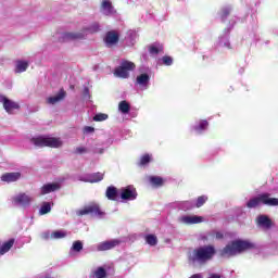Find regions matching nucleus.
Wrapping results in <instances>:
<instances>
[{
    "label": "nucleus",
    "mask_w": 278,
    "mask_h": 278,
    "mask_svg": "<svg viewBox=\"0 0 278 278\" xmlns=\"http://www.w3.org/2000/svg\"><path fill=\"white\" fill-rule=\"evenodd\" d=\"M146 242L150 244V247H155L157 244V237L155 235H147Z\"/></svg>",
    "instance_id": "29"
},
{
    "label": "nucleus",
    "mask_w": 278,
    "mask_h": 278,
    "mask_svg": "<svg viewBox=\"0 0 278 278\" xmlns=\"http://www.w3.org/2000/svg\"><path fill=\"white\" fill-rule=\"evenodd\" d=\"M30 142L39 149H45V147H48L49 149H60V147L64 144L60 137H51L49 135L33 137Z\"/></svg>",
    "instance_id": "2"
},
{
    "label": "nucleus",
    "mask_w": 278,
    "mask_h": 278,
    "mask_svg": "<svg viewBox=\"0 0 278 278\" xmlns=\"http://www.w3.org/2000/svg\"><path fill=\"white\" fill-rule=\"evenodd\" d=\"M162 62L165 66H172L173 65V58L169 55H165L162 58Z\"/></svg>",
    "instance_id": "36"
},
{
    "label": "nucleus",
    "mask_w": 278,
    "mask_h": 278,
    "mask_svg": "<svg viewBox=\"0 0 278 278\" xmlns=\"http://www.w3.org/2000/svg\"><path fill=\"white\" fill-rule=\"evenodd\" d=\"M207 127H210V123L206 119H201L198 126H194V131L198 134H203Z\"/></svg>",
    "instance_id": "23"
},
{
    "label": "nucleus",
    "mask_w": 278,
    "mask_h": 278,
    "mask_svg": "<svg viewBox=\"0 0 278 278\" xmlns=\"http://www.w3.org/2000/svg\"><path fill=\"white\" fill-rule=\"evenodd\" d=\"M149 181L154 188H162L164 186V178L160 176H150Z\"/></svg>",
    "instance_id": "22"
},
{
    "label": "nucleus",
    "mask_w": 278,
    "mask_h": 278,
    "mask_svg": "<svg viewBox=\"0 0 278 278\" xmlns=\"http://www.w3.org/2000/svg\"><path fill=\"white\" fill-rule=\"evenodd\" d=\"M150 162H151V155L150 154H143L140 157L139 166H148Z\"/></svg>",
    "instance_id": "30"
},
{
    "label": "nucleus",
    "mask_w": 278,
    "mask_h": 278,
    "mask_svg": "<svg viewBox=\"0 0 278 278\" xmlns=\"http://www.w3.org/2000/svg\"><path fill=\"white\" fill-rule=\"evenodd\" d=\"M101 10L105 16H110L111 14H114V7L112 5V1L110 0H103L101 3Z\"/></svg>",
    "instance_id": "18"
},
{
    "label": "nucleus",
    "mask_w": 278,
    "mask_h": 278,
    "mask_svg": "<svg viewBox=\"0 0 278 278\" xmlns=\"http://www.w3.org/2000/svg\"><path fill=\"white\" fill-rule=\"evenodd\" d=\"M83 131H84V134H94V127H92V126H85Z\"/></svg>",
    "instance_id": "39"
},
{
    "label": "nucleus",
    "mask_w": 278,
    "mask_h": 278,
    "mask_svg": "<svg viewBox=\"0 0 278 278\" xmlns=\"http://www.w3.org/2000/svg\"><path fill=\"white\" fill-rule=\"evenodd\" d=\"M84 39V34L81 33H64L62 35L63 42H68L70 40H81Z\"/></svg>",
    "instance_id": "17"
},
{
    "label": "nucleus",
    "mask_w": 278,
    "mask_h": 278,
    "mask_svg": "<svg viewBox=\"0 0 278 278\" xmlns=\"http://www.w3.org/2000/svg\"><path fill=\"white\" fill-rule=\"evenodd\" d=\"M121 40V35L116 30H111L105 34L104 42L106 47H114V45H118Z\"/></svg>",
    "instance_id": "9"
},
{
    "label": "nucleus",
    "mask_w": 278,
    "mask_h": 278,
    "mask_svg": "<svg viewBox=\"0 0 278 278\" xmlns=\"http://www.w3.org/2000/svg\"><path fill=\"white\" fill-rule=\"evenodd\" d=\"M61 186L58 182L46 184L41 187V194H50V192H56Z\"/></svg>",
    "instance_id": "16"
},
{
    "label": "nucleus",
    "mask_w": 278,
    "mask_h": 278,
    "mask_svg": "<svg viewBox=\"0 0 278 278\" xmlns=\"http://www.w3.org/2000/svg\"><path fill=\"white\" fill-rule=\"evenodd\" d=\"M100 30V26L99 23H94L92 24L89 28L88 31H90V34H97V31Z\"/></svg>",
    "instance_id": "38"
},
{
    "label": "nucleus",
    "mask_w": 278,
    "mask_h": 278,
    "mask_svg": "<svg viewBox=\"0 0 278 278\" xmlns=\"http://www.w3.org/2000/svg\"><path fill=\"white\" fill-rule=\"evenodd\" d=\"M105 177V174L101 172H97L89 175V184H99V181H103V178Z\"/></svg>",
    "instance_id": "21"
},
{
    "label": "nucleus",
    "mask_w": 278,
    "mask_h": 278,
    "mask_svg": "<svg viewBox=\"0 0 278 278\" xmlns=\"http://www.w3.org/2000/svg\"><path fill=\"white\" fill-rule=\"evenodd\" d=\"M93 121H94L96 123H101V122H103V121H108V114H105V113L96 114V115L93 116Z\"/></svg>",
    "instance_id": "34"
},
{
    "label": "nucleus",
    "mask_w": 278,
    "mask_h": 278,
    "mask_svg": "<svg viewBox=\"0 0 278 278\" xmlns=\"http://www.w3.org/2000/svg\"><path fill=\"white\" fill-rule=\"evenodd\" d=\"M207 203V197L206 195H200L197 199L195 207H203Z\"/></svg>",
    "instance_id": "33"
},
{
    "label": "nucleus",
    "mask_w": 278,
    "mask_h": 278,
    "mask_svg": "<svg viewBox=\"0 0 278 278\" xmlns=\"http://www.w3.org/2000/svg\"><path fill=\"white\" fill-rule=\"evenodd\" d=\"M73 251H76V253H79V251H83L84 243L81 241H75L72 245Z\"/></svg>",
    "instance_id": "35"
},
{
    "label": "nucleus",
    "mask_w": 278,
    "mask_h": 278,
    "mask_svg": "<svg viewBox=\"0 0 278 278\" xmlns=\"http://www.w3.org/2000/svg\"><path fill=\"white\" fill-rule=\"evenodd\" d=\"M18 179H21V173L18 172L5 173L1 176V181H5L7 184L18 181Z\"/></svg>",
    "instance_id": "13"
},
{
    "label": "nucleus",
    "mask_w": 278,
    "mask_h": 278,
    "mask_svg": "<svg viewBox=\"0 0 278 278\" xmlns=\"http://www.w3.org/2000/svg\"><path fill=\"white\" fill-rule=\"evenodd\" d=\"M118 244H121V241L118 239L104 241L98 245V251H110L112 249H115V247H118Z\"/></svg>",
    "instance_id": "12"
},
{
    "label": "nucleus",
    "mask_w": 278,
    "mask_h": 278,
    "mask_svg": "<svg viewBox=\"0 0 278 278\" xmlns=\"http://www.w3.org/2000/svg\"><path fill=\"white\" fill-rule=\"evenodd\" d=\"M229 14H230L229 9H223V10H222V14H220L222 20L225 21V18H227V16H228Z\"/></svg>",
    "instance_id": "40"
},
{
    "label": "nucleus",
    "mask_w": 278,
    "mask_h": 278,
    "mask_svg": "<svg viewBox=\"0 0 278 278\" xmlns=\"http://www.w3.org/2000/svg\"><path fill=\"white\" fill-rule=\"evenodd\" d=\"M215 238H216L217 240H223V238H225V236L223 235V232H216V233H215Z\"/></svg>",
    "instance_id": "43"
},
{
    "label": "nucleus",
    "mask_w": 278,
    "mask_h": 278,
    "mask_svg": "<svg viewBox=\"0 0 278 278\" xmlns=\"http://www.w3.org/2000/svg\"><path fill=\"white\" fill-rule=\"evenodd\" d=\"M29 68V63L26 61H17L16 62V67H15V73H25Z\"/></svg>",
    "instance_id": "25"
},
{
    "label": "nucleus",
    "mask_w": 278,
    "mask_h": 278,
    "mask_svg": "<svg viewBox=\"0 0 278 278\" xmlns=\"http://www.w3.org/2000/svg\"><path fill=\"white\" fill-rule=\"evenodd\" d=\"M88 152V148L78 147L74 150L75 155H84V153Z\"/></svg>",
    "instance_id": "37"
},
{
    "label": "nucleus",
    "mask_w": 278,
    "mask_h": 278,
    "mask_svg": "<svg viewBox=\"0 0 278 278\" xmlns=\"http://www.w3.org/2000/svg\"><path fill=\"white\" fill-rule=\"evenodd\" d=\"M162 51H164V47L160 46H149V53L151 55H157L159 53H162Z\"/></svg>",
    "instance_id": "27"
},
{
    "label": "nucleus",
    "mask_w": 278,
    "mask_h": 278,
    "mask_svg": "<svg viewBox=\"0 0 278 278\" xmlns=\"http://www.w3.org/2000/svg\"><path fill=\"white\" fill-rule=\"evenodd\" d=\"M94 276L97 278H105L108 277V271L103 267H98L97 270L94 271Z\"/></svg>",
    "instance_id": "32"
},
{
    "label": "nucleus",
    "mask_w": 278,
    "mask_h": 278,
    "mask_svg": "<svg viewBox=\"0 0 278 278\" xmlns=\"http://www.w3.org/2000/svg\"><path fill=\"white\" fill-rule=\"evenodd\" d=\"M256 223L260 227H264L265 229H270V227H273V219L266 215H260Z\"/></svg>",
    "instance_id": "15"
},
{
    "label": "nucleus",
    "mask_w": 278,
    "mask_h": 278,
    "mask_svg": "<svg viewBox=\"0 0 278 278\" xmlns=\"http://www.w3.org/2000/svg\"><path fill=\"white\" fill-rule=\"evenodd\" d=\"M190 278H203V276H201V274H194Z\"/></svg>",
    "instance_id": "45"
},
{
    "label": "nucleus",
    "mask_w": 278,
    "mask_h": 278,
    "mask_svg": "<svg viewBox=\"0 0 278 278\" xmlns=\"http://www.w3.org/2000/svg\"><path fill=\"white\" fill-rule=\"evenodd\" d=\"M150 80L151 77L149 76V74H140L139 76H137L136 84H138V86H142V88L147 90Z\"/></svg>",
    "instance_id": "19"
},
{
    "label": "nucleus",
    "mask_w": 278,
    "mask_h": 278,
    "mask_svg": "<svg viewBox=\"0 0 278 278\" xmlns=\"http://www.w3.org/2000/svg\"><path fill=\"white\" fill-rule=\"evenodd\" d=\"M49 212H51V203L49 202H43V204L41 205L39 213L41 216H45V214H49Z\"/></svg>",
    "instance_id": "28"
},
{
    "label": "nucleus",
    "mask_w": 278,
    "mask_h": 278,
    "mask_svg": "<svg viewBox=\"0 0 278 278\" xmlns=\"http://www.w3.org/2000/svg\"><path fill=\"white\" fill-rule=\"evenodd\" d=\"M118 110L119 112H122V114H129L131 105L129 104V102L123 100L118 103Z\"/></svg>",
    "instance_id": "26"
},
{
    "label": "nucleus",
    "mask_w": 278,
    "mask_h": 278,
    "mask_svg": "<svg viewBox=\"0 0 278 278\" xmlns=\"http://www.w3.org/2000/svg\"><path fill=\"white\" fill-rule=\"evenodd\" d=\"M138 198V191H136L134 186H127L121 189V199L123 201H136Z\"/></svg>",
    "instance_id": "7"
},
{
    "label": "nucleus",
    "mask_w": 278,
    "mask_h": 278,
    "mask_svg": "<svg viewBox=\"0 0 278 278\" xmlns=\"http://www.w3.org/2000/svg\"><path fill=\"white\" fill-rule=\"evenodd\" d=\"M83 97H85V99H90V89L88 87L84 88Z\"/></svg>",
    "instance_id": "41"
},
{
    "label": "nucleus",
    "mask_w": 278,
    "mask_h": 278,
    "mask_svg": "<svg viewBox=\"0 0 278 278\" xmlns=\"http://www.w3.org/2000/svg\"><path fill=\"white\" fill-rule=\"evenodd\" d=\"M255 249V244L244 240H235L228 243L224 249L219 250L220 257H235V255H240L244 251H251Z\"/></svg>",
    "instance_id": "1"
},
{
    "label": "nucleus",
    "mask_w": 278,
    "mask_h": 278,
    "mask_svg": "<svg viewBox=\"0 0 278 278\" xmlns=\"http://www.w3.org/2000/svg\"><path fill=\"white\" fill-rule=\"evenodd\" d=\"M0 101L8 114H14V110H21V105H18V103L8 99L5 96H1Z\"/></svg>",
    "instance_id": "8"
},
{
    "label": "nucleus",
    "mask_w": 278,
    "mask_h": 278,
    "mask_svg": "<svg viewBox=\"0 0 278 278\" xmlns=\"http://www.w3.org/2000/svg\"><path fill=\"white\" fill-rule=\"evenodd\" d=\"M216 255V248L214 245H203L193 250L192 256H190V262H210L212 257Z\"/></svg>",
    "instance_id": "3"
},
{
    "label": "nucleus",
    "mask_w": 278,
    "mask_h": 278,
    "mask_svg": "<svg viewBox=\"0 0 278 278\" xmlns=\"http://www.w3.org/2000/svg\"><path fill=\"white\" fill-rule=\"evenodd\" d=\"M180 220L185 223V225H199L200 223H203V217L197 216V215H193V216L186 215L180 217Z\"/></svg>",
    "instance_id": "14"
},
{
    "label": "nucleus",
    "mask_w": 278,
    "mask_h": 278,
    "mask_svg": "<svg viewBox=\"0 0 278 278\" xmlns=\"http://www.w3.org/2000/svg\"><path fill=\"white\" fill-rule=\"evenodd\" d=\"M31 201H34V199L26 193H18L13 198L15 205H22V207H27V205L31 204Z\"/></svg>",
    "instance_id": "10"
},
{
    "label": "nucleus",
    "mask_w": 278,
    "mask_h": 278,
    "mask_svg": "<svg viewBox=\"0 0 278 278\" xmlns=\"http://www.w3.org/2000/svg\"><path fill=\"white\" fill-rule=\"evenodd\" d=\"M105 197L109 201H116V199H118V189L114 186L108 187Z\"/></svg>",
    "instance_id": "20"
},
{
    "label": "nucleus",
    "mask_w": 278,
    "mask_h": 278,
    "mask_svg": "<svg viewBox=\"0 0 278 278\" xmlns=\"http://www.w3.org/2000/svg\"><path fill=\"white\" fill-rule=\"evenodd\" d=\"M14 247V239H10L9 241L4 242L0 248V255H5L10 249Z\"/></svg>",
    "instance_id": "24"
},
{
    "label": "nucleus",
    "mask_w": 278,
    "mask_h": 278,
    "mask_svg": "<svg viewBox=\"0 0 278 278\" xmlns=\"http://www.w3.org/2000/svg\"><path fill=\"white\" fill-rule=\"evenodd\" d=\"M62 238H66V232L56 230L51 233V240H60Z\"/></svg>",
    "instance_id": "31"
},
{
    "label": "nucleus",
    "mask_w": 278,
    "mask_h": 278,
    "mask_svg": "<svg viewBox=\"0 0 278 278\" xmlns=\"http://www.w3.org/2000/svg\"><path fill=\"white\" fill-rule=\"evenodd\" d=\"M41 238H42L43 240H51V233H49V232H43V233L41 235Z\"/></svg>",
    "instance_id": "42"
},
{
    "label": "nucleus",
    "mask_w": 278,
    "mask_h": 278,
    "mask_svg": "<svg viewBox=\"0 0 278 278\" xmlns=\"http://www.w3.org/2000/svg\"><path fill=\"white\" fill-rule=\"evenodd\" d=\"M77 216H94L96 218H104L105 217V212L101 210V205L96 202H91L88 205H86L84 208L78 210L76 212Z\"/></svg>",
    "instance_id": "5"
},
{
    "label": "nucleus",
    "mask_w": 278,
    "mask_h": 278,
    "mask_svg": "<svg viewBox=\"0 0 278 278\" xmlns=\"http://www.w3.org/2000/svg\"><path fill=\"white\" fill-rule=\"evenodd\" d=\"M210 278H220V275H217V274H210Z\"/></svg>",
    "instance_id": "44"
},
{
    "label": "nucleus",
    "mask_w": 278,
    "mask_h": 278,
    "mask_svg": "<svg viewBox=\"0 0 278 278\" xmlns=\"http://www.w3.org/2000/svg\"><path fill=\"white\" fill-rule=\"evenodd\" d=\"M260 205H268L269 207L278 206V198H270V193H261L247 202V207L253 210Z\"/></svg>",
    "instance_id": "4"
},
{
    "label": "nucleus",
    "mask_w": 278,
    "mask_h": 278,
    "mask_svg": "<svg viewBox=\"0 0 278 278\" xmlns=\"http://www.w3.org/2000/svg\"><path fill=\"white\" fill-rule=\"evenodd\" d=\"M136 64L130 61H122L121 66L115 68L114 75L121 77L122 79H127L129 77V71H135Z\"/></svg>",
    "instance_id": "6"
},
{
    "label": "nucleus",
    "mask_w": 278,
    "mask_h": 278,
    "mask_svg": "<svg viewBox=\"0 0 278 278\" xmlns=\"http://www.w3.org/2000/svg\"><path fill=\"white\" fill-rule=\"evenodd\" d=\"M64 99H66V91L60 89L56 96L47 98L46 103H48V105H55V103H60V101H64Z\"/></svg>",
    "instance_id": "11"
}]
</instances>
